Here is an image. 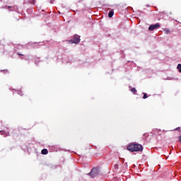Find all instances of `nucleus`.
Instances as JSON below:
<instances>
[{
    "instance_id": "423d86ee",
    "label": "nucleus",
    "mask_w": 181,
    "mask_h": 181,
    "mask_svg": "<svg viewBox=\"0 0 181 181\" xmlns=\"http://www.w3.org/2000/svg\"><path fill=\"white\" fill-rule=\"evenodd\" d=\"M108 16L109 18H112V16H114V11H110L108 13Z\"/></svg>"
},
{
    "instance_id": "a211bd4d",
    "label": "nucleus",
    "mask_w": 181,
    "mask_h": 181,
    "mask_svg": "<svg viewBox=\"0 0 181 181\" xmlns=\"http://www.w3.org/2000/svg\"><path fill=\"white\" fill-rule=\"evenodd\" d=\"M1 2H2V0H0Z\"/></svg>"
},
{
    "instance_id": "ddd939ff",
    "label": "nucleus",
    "mask_w": 181,
    "mask_h": 181,
    "mask_svg": "<svg viewBox=\"0 0 181 181\" xmlns=\"http://www.w3.org/2000/svg\"><path fill=\"white\" fill-rule=\"evenodd\" d=\"M114 166L115 169H118V168H119V165H118V164H115Z\"/></svg>"
},
{
    "instance_id": "39448f33",
    "label": "nucleus",
    "mask_w": 181,
    "mask_h": 181,
    "mask_svg": "<svg viewBox=\"0 0 181 181\" xmlns=\"http://www.w3.org/2000/svg\"><path fill=\"white\" fill-rule=\"evenodd\" d=\"M41 153L42 155H47V153H49V151H47V149L46 148H44L42 150Z\"/></svg>"
},
{
    "instance_id": "9b49d317",
    "label": "nucleus",
    "mask_w": 181,
    "mask_h": 181,
    "mask_svg": "<svg viewBox=\"0 0 181 181\" xmlns=\"http://www.w3.org/2000/svg\"><path fill=\"white\" fill-rule=\"evenodd\" d=\"M30 4H33V5H35V2H36V0H30Z\"/></svg>"
},
{
    "instance_id": "2eb2a0df",
    "label": "nucleus",
    "mask_w": 181,
    "mask_h": 181,
    "mask_svg": "<svg viewBox=\"0 0 181 181\" xmlns=\"http://www.w3.org/2000/svg\"><path fill=\"white\" fill-rule=\"evenodd\" d=\"M166 33H170V30H166Z\"/></svg>"
},
{
    "instance_id": "0eeeda50",
    "label": "nucleus",
    "mask_w": 181,
    "mask_h": 181,
    "mask_svg": "<svg viewBox=\"0 0 181 181\" xmlns=\"http://www.w3.org/2000/svg\"><path fill=\"white\" fill-rule=\"evenodd\" d=\"M18 94L19 95H21V97L23 96V93L22 92L21 90H18Z\"/></svg>"
},
{
    "instance_id": "20e7f679",
    "label": "nucleus",
    "mask_w": 181,
    "mask_h": 181,
    "mask_svg": "<svg viewBox=\"0 0 181 181\" xmlns=\"http://www.w3.org/2000/svg\"><path fill=\"white\" fill-rule=\"evenodd\" d=\"M71 42H72V43H75L76 45H78V43H80V37L74 36L73 37V40H71Z\"/></svg>"
},
{
    "instance_id": "f3484780",
    "label": "nucleus",
    "mask_w": 181,
    "mask_h": 181,
    "mask_svg": "<svg viewBox=\"0 0 181 181\" xmlns=\"http://www.w3.org/2000/svg\"><path fill=\"white\" fill-rule=\"evenodd\" d=\"M4 71H5V72H7V71H8V70H4Z\"/></svg>"
},
{
    "instance_id": "9d476101",
    "label": "nucleus",
    "mask_w": 181,
    "mask_h": 181,
    "mask_svg": "<svg viewBox=\"0 0 181 181\" xmlns=\"http://www.w3.org/2000/svg\"><path fill=\"white\" fill-rule=\"evenodd\" d=\"M143 98H144V100H145V99L148 98V94H146V93H144Z\"/></svg>"
},
{
    "instance_id": "7ed1b4c3",
    "label": "nucleus",
    "mask_w": 181,
    "mask_h": 181,
    "mask_svg": "<svg viewBox=\"0 0 181 181\" xmlns=\"http://www.w3.org/2000/svg\"><path fill=\"white\" fill-rule=\"evenodd\" d=\"M158 28H160L159 23H156L154 25H151L148 27V30L152 31L155 30V29H158Z\"/></svg>"
},
{
    "instance_id": "f8f14e48",
    "label": "nucleus",
    "mask_w": 181,
    "mask_h": 181,
    "mask_svg": "<svg viewBox=\"0 0 181 181\" xmlns=\"http://www.w3.org/2000/svg\"><path fill=\"white\" fill-rule=\"evenodd\" d=\"M175 131H178V132H181L180 127H177V128L175 129Z\"/></svg>"
},
{
    "instance_id": "1a4fd4ad",
    "label": "nucleus",
    "mask_w": 181,
    "mask_h": 181,
    "mask_svg": "<svg viewBox=\"0 0 181 181\" xmlns=\"http://www.w3.org/2000/svg\"><path fill=\"white\" fill-rule=\"evenodd\" d=\"M131 91H132V93H134V94H135V93H136V89L135 88H132L131 89Z\"/></svg>"
},
{
    "instance_id": "4468645a",
    "label": "nucleus",
    "mask_w": 181,
    "mask_h": 181,
    "mask_svg": "<svg viewBox=\"0 0 181 181\" xmlns=\"http://www.w3.org/2000/svg\"><path fill=\"white\" fill-rule=\"evenodd\" d=\"M18 56H24V54H22V53H21V52H18V54H17Z\"/></svg>"
},
{
    "instance_id": "f257e3e1",
    "label": "nucleus",
    "mask_w": 181,
    "mask_h": 181,
    "mask_svg": "<svg viewBox=\"0 0 181 181\" xmlns=\"http://www.w3.org/2000/svg\"><path fill=\"white\" fill-rule=\"evenodd\" d=\"M128 151H130V152H142L144 151V148L142 147V145L141 144H130L127 146Z\"/></svg>"
},
{
    "instance_id": "dca6fc26",
    "label": "nucleus",
    "mask_w": 181,
    "mask_h": 181,
    "mask_svg": "<svg viewBox=\"0 0 181 181\" xmlns=\"http://www.w3.org/2000/svg\"><path fill=\"white\" fill-rule=\"evenodd\" d=\"M8 9H11V8H12V6H8Z\"/></svg>"
},
{
    "instance_id": "f03ea898",
    "label": "nucleus",
    "mask_w": 181,
    "mask_h": 181,
    "mask_svg": "<svg viewBox=\"0 0 181 181\" xmlns=\"http://www.w3.org/2000/svg\"><path fill=\"white\" fill-rule=\"evenodd\" d=\"M100 173H101L100 168H93L91 170V171L89 173H88V175H89V176L94 178V177H97V176H98V175H100Z\"/></svg>"
},
{
    "instance_id": "6e6552de",
    "label": "nucleus",
    "mask_w": 181,
    "mask_h": 181,
    "mask_svg": "<svg viewBox=\"0 0 181 181\" xmlns=\"http://www.w3.org/2000/svg\"><path fill=\"white\" fill-rule=\"evenodd\" d=\"M177 69H178L180 73H181V64H179L177 66Z\"/></svg>"
}]
</instances>
